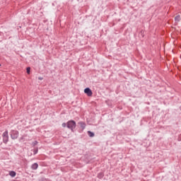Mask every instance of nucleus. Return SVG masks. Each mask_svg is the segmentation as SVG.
<instances>
[{
    "label": "nucleus",
    "instance_id": "nucleus-1",
    "mask_svg": "<svg viewBox=\"0 0 181 181\" xmlns=\"http://www.w3.org/2000/svg\"><path fill=\"white\" fill-rule=\"evenodd\" d=\"M76 127H77V124L74 120H69L67 122V128L69 129H71V132H74Z\"/></svg>",
    "mask_w": 181,
    "mask_h": 181
},
{
    "label": "nucleus",
    "instance_id": "nucleus-2",
    "mask_svg": "<svg viewBox=\"0 0 181 181\" xmlns=\"http://www.w3.org/2000/svg\"><path fill=\"white\" fill-rule=\"evenodd\" d=\"M10 136L11 138V139H18V136H19V132L18 130H11L10 132Z\"/></svg>",
    "mask_w": 181,
    "mask_h": 181
},
{
    "label": "nucleus",
    "instance_id": "nucleus-3",
    "mask_svg": "<svg viewBox=\"0 0 181 181\" xmlns=\"http://www.w3.org/2000/svg\"><path fill=\"white\" fill-rule=\"evenodd\" d=\"M8 130H6L3 134H2V138H3V142L6 145L8 142H9V135L8 134Z\"/></svg>",
    "mask_w": 181,
    "mask_h": 181
},
{
    "label": "nucleus",
    "instance_id": "nucleus-4",
    "mask_svg": "<svg viewBox=\"0 0 181 181\" xmlns=\"http://www.w3.org/2000/svg\"><path fill=\"white\" fill-rule=\"evenodd\" d=\"M84 93L85 94H87L88 97H91V95H93V91L91 89H90V88H86L84 89Z\"/></svg>",
    "mask_w": 181,
    "mask_h": 181
},
{
    "label": "nucleus",
    "instance_id": "nucleus-5",
    "mask_svg": "<svg viewBox=\"0 0 181 181\" xmlns=\"http://www.w3.org/2000/svg\"><path fill=\"white\" fill-rule=\"evenodd\" d=\"M78 125H80V127L82 129H86V122H78Z\"/></svg>",
    "mask_w": 181,
    "mask_h": 181
},
{
    "label": "nucleus",
    "instance_id": "nucleus-6",
    "mask_svg": "<svg viewBox=\"0 0 181 181\" xmlns=\"http://www.w3.org/2000/svg\"><path fill=\"white\" fill-rule=\"evenodd\" d=\"M37 168H39V165L37 164V163H35L31 165V169H33V170H36Z\"/></svg>",
    "mask_w": 181,
    "mask_h": 181
},
{
    "label": "nucleus",
    "instance_id": "nucleus-7",
    "mask_svg": "<svg viewBox=\"0 0 181 181\" xmlns=\"http://www.w3.org/2000/svg\"><path fill=\"white\" fill-rule=\"evenodd\" d=\"M175 21L177 23L180 22V21H181L180 15H177V16H175Z\"/></svg>",
    "mask_w": 181,
    "mask_h": 181
},
{
    "label": "nucleus",
    "instance_id": "nucleus-8",
    "mask_svg": "<svg viewBox=\"0 0 181 181\" xmlns=\"http://www.w3.org/2000/svg\"><path fill=\"white\" fill-rule=\"evenodd\" d=\"M9 175H10V176H11V177H15V176H16V172H15V171H10L9 172Z\"/></svg>",
    "mask_w": 181,
    "mask_h": 181
},
{
    "label": "nucleus",
    "instance_id": "nucleus-9",
    "mask_svg": "<svg viewBox=\"0 0 181 181\" xmlns=\"http://www.w3.org/2000/svg\"><path fill=\"white\" fill-rule=\"evenodd\" d=\"M98 179H103V177H104V173H99L98 174Z\"/></svg>",
    "mask_w": 181,
    "mask_h": 181
},
{
    "label": "nucleus",
    "instance_id": "nucleus-10",
    "mask_svg": "<svg viewBox=\"0 0 181 181\" xmlns=\"http://www.w3.org/2000/svg\"><path fill=\"white\" fill-rule=\"evenodd\" d=\"M88 136H90V138H93V136H94V133L92 132L91 131H88Z\"/></svg>",
    "mask_w": 181,
    "mask_h": 181
},
{
    "label": "nucleus",
    "instance_id": "nucleus-11",
    "mask_svg": "<svg viewBox=\"0 0 181 181\" xmlns=\"http://www.w3.org/2000/svg\"><path fill=\"white\" fill-rule=\"evenodd\" d=\"M26 70H27V74H30V67H27Z\"/></svg>",
    "mask_w": 181,
    "mask_h": 181
},
{
    "label": "nucleus",
    "instance_id": "nucleus-12",
    "mask_svg": "<svg viewBox=\"0 0 181 181\" xmlns=\"http://www.w3.org/2000/svg\"><path fill=\"white\" fill-rule=\"evenodd\" d=\"M66 128H67V122L66 123H62V127L63 128H66Z\"/></svg>",
    "mask_w": 181,
    "mask_h": 181
},
{
    "label": "nucleus",
    "instance_id": "nucleus-13",
    "mask_svg": "<svg viewBox=\"0 0 181 181\" xmlns=\"http://www.w3.org/2000/svg\"><path fill=\"white\" fill-rule=\"evenodd\" d=\"M37 152H38L37 148V149H35V150H34V155H36V153H37Z\"/></svg>",
    "mask_w": 181,
    "mask_h": 181
},
{
    "label": "nucleus",
    "instance_id": "nucleus-14",
    "mask_svg": "<svg viewBox=\"0 0 181 181\" xmlns=\"http://www.w3.org/2000/svg\"><path fill=\"white\" fill-rule=\"evenodd\" d=\"M38 80H40V81H42V80H43V77H38Z\"/></svg>",
    "mask_w": 181,
    "mask_h": 181
},
{
    "label": "nucleus",
    "instance_id": "nucleus-15",
    "mask_svg": "<svg viewBox=\"0 0 181 181\" xmlns=\"http://www.w3.org/2000/svg\"><path fill=\"white\" fill-rule=\"evenodd\" d=\"M34 145H37V142L35 141Z\"/></svg>",
    "mask_w": 181,
    "mask_h": 181
},
{
    "label": "nucleus",
    "instance_id": "nucleus-16",
    "mask_svg": "<svg viewBox=\"0 0 181 181\" xmlns=\"http://www.w3.org/2000/svg\"><path fill=\"white\" fill-rule=\"evenodd\" d=\"M140 33L142 35V33H144V30H141Z\"/></svg>",
    "mask_w": 181,
    "mask_h": 181
}]
</instances>
